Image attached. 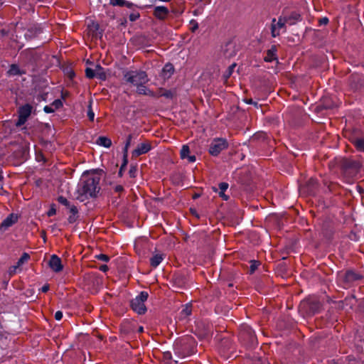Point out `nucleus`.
Wrapping results in <instances>:
<instances>
[{
    "instance_id": "4468645a",
    "label": "nucleus",
    "mask_w": 364,
    "mask_h": 364,
    "mask_svg": "<svg viewBox=\"0 0 364 364\" xmlns=\"http://www.w3.org/2000/svg\"><path fill=\"white\" fill-rule=\"evenodd\" d=\"M20 58H22L26 63L32 64L36 60L38 55L35 50H28L23 51L20 55Z\"/></svg>"
},
{
    "instance_id": "052dcab7",
    "label": "nucleus",
    "mask_w": 364,
    "mask_h": 364,
    "mask_svg": "<svg viewBox=\"0 0 364 364\" xmlns=\"http://www.w3.org/2000/svg\"><path fill=\"white\" fill-rule=\"evenodd\" d=\"M49 284H46L42 287L41 290L42 292L46 293L49 290Z\"/></svg>"
},
{
    "instance_id": "9d476101",
    "label": "nucleus",
    "mask_w": 364,
    "mask_h": 364,
    "mask_svg": "<svg viewBox=\"0 0 364 364\" xmlns=\"http://www.w3.org/2000/svg\"><path fill=\"white\" fill-rule=\"evenodd\" d=\"M18 221V216L14 213L9 214L1 223L0 228L6 230Z\"/></svg>"
},
{
    "instance_id": "bb28decb",
    "label": "nucleus",
    "mask_w": 364,
    "mask_h": 364,
    "mask_svg": "<svg viewBox=\"0 0 364 364\" xmlns=\"http://www.w3.org/2000/svg\"><path fill=\"white\" fill-rule=\"evenodd\" d=\"M173 95H174L173 92L171 90H165L162 88H161L159 90V94H158V96H161V97L163 96L168 99L173 98Z\"/></svg>"
},
{
    "instance_id": "603ef678",
    "label": "nucleus",
    "mask_w": 364,
    "mask_h": 364,
    "mask_svg": "<svg viewBox=\"0 0 364 364\" xmlns=\"http://www.w3.org/2000/svg\"><path fill=\"white\" fill-rule=\"evenodd\" d=\"M328 23V18L327 17H323L319 19L320 25H326Z\"/></svg>"
},
{
    "instance_id": "393cba45",
    "label": "nucleus",
    "mask_w": 364,
    "mask_h": 364,
    "mask_svg": "<svg viewBox=\"0 0 364 364\" xmlns=\"http://www.w3.org/2000/svg\"><path fill=\"white\" fill-rule=\"evenodd\" d=\"M110 4L112 6H127L128 8H131L133 6L132 3L126 1L124 0H110Z\"/></svg>"
},
{
    "instance_id": "b1692460",
    "label": "nucleus",
    "mask_w": 364,
    "mask_h": 364,
    "mask_svg": "<svg viewBox=\"0 0 364 364\" xmlns=\"http://www.w3.org/2000/svg\"><path fill=\"white\" fill-rule=\"evenodd\" d=\"M353 144L357 150L364 152V138H355L353 140Z\"/></svg>"
},
{
    "instance_id": "473e14b6",
    "label": "nucleus",
    "mask_w": 364,
    "mask_h": 364,
    "mask_svg": "<svg viewBox=\"0 0 364 364\" xmlns=\"http://www.w3.org/2000/svg\"><path fill=\"white\" fill-rule=\"evenodd\" d=\"M85 75L87 78L89 79H92L94 77L96 76V73H95V69L93 70L92 68H87L85 69Z\"/></svg>"
},
{
    "instance_id": "20e7f679",
    "label": "nucleus",
    "mask_w": 364,
    "mask_h": 364,
    "mask_svg": "<svg viewBox=\"0 0 364 364\" xmlns=\"http://www.w3.org/2000/svg\"><path fill=\"white\" fill-rule=\"evenodd\" d=\"M228 147V142L224 138H215L209 145V153L210 155L216 156L223 150Z\"/></svg>"
},
{
    "instance_id": "ddd939ff",
    "label": "nucleus",
    "mask_w": 364,
    "mask_h": 364,
    "mask_svg": "<svg viewBox=\"0 0 364 364\" xmlns=\"http://www.w3.org/2000/svg\"><path fill=\"white\" fill-rule=\"evenodd\" d=\"M49 267L55 272H59L63 269L61 259L55 255H53L49 260Z\"/></svg>"
},
{
    "instance_id": "5fc2aeb1",
    "label": "nucleus",
    "mask_w": 364,
    "mask_h": 364,
    "mask_svg": "<svg viewBox=\"0 0 364 364\" xmlns=\"http://www.w3.org/2000/svg\"><path fill=\"white\" fill-rule=\"evenodd\" d=\"M235 65H236V64L233 63L230 66H229L227 77H229L232 74V72L233 69L235 68Z\"/></svg>"
},
{
    "instance_id": "69168bd1",
    "label": "nucleus",
    "mask_w": 364,
    "mask_h": 364,
    "mask_svg": "<svg viewBox=\"0 0 364 364\" xmlns=\"http://www.w3.org/2000/svg\"><path fill=\"white\" fill-rule=\"evenodd\" d=\"M128 149H129V147H127L126 146H124V148L123 150V156H128V154H127Z\"/></svg>"
},
{
    "instance_id": "13d9d810",
    "label": "nucleus",
    "mask_w": 364,
    "mask_h": 364,
    "mask_svg": "<svg viewBox=\"0 0 364 364\" xmlns=\"http://www.w3.org/2000/svg\"><path fill=\"white\" fill-rule=\"evenodd\" d=\"M99 269L103 272H106L109 269V268H108L107 265L102 264V265L100 266Z\"/></svg>"
},
{
    "instance_id": "0e129e2a",
    "label": "nucleus",
    "mask_w": 364,
    "mask_h": 364,
    "mask_svg": "<svg viewBox=\"0 0 364 364\" xmlns=\"http://www.w3.org/2000/svg\"><path fill=\"white\" fill-rule=\"evenodd\" d=\"M146 95L153 97H155L157 96L153 91H151L150 90H148Z\"/></svg>"
},
{
    "instance_id": "6e6552de",
    "label": "nucleus",
    "mask_w": 364,
    "mask_h": 364,
    "mask_svg": "<svg viewBox=\"0 0 364 364\" xmlns=\"http://www.w3.org/2000/svg\"><path fill=\"white\" fill-rule=\"evenodd\" d=\"M188 338H183L175 343L173 346L174 352L179 356L185 357L187 355L185 346L187 344Z\"/></svg>"
},
{
    "instance_id": "cd10ccee",
    "label": "nucleus",
    "mask_w": 364,
    "mask_h": 364,
    "mask_svg": "<svg viewBox=\"0 0 364 364\" xmlns=\"http://www.w3.org/2000/svg\"><path fill=\"white\" fill-rule=\"evenodd\" d=\"M8 73L11 75H18L22 74L18 66L15 64L11 65Z\"/></svg>"
},
{
    "instance_id": "4be33fe9",
    "label": "nucleus",
    "mask_w": 364,
    "mask_h": 364,
    "mask_svg": "<svg viewBox=\"0 0 364 364\" xmlns=\"http://www.w3.org/2000/svg\"><path fill=\"white\" fill-rule=\"evenodd\" d=\"M164 259V255L155 254L150 258V264L151 267L156 268Z\"/></svg>"
},
{
    "instance_id": "6e6d98bb",
    "label": "nucleus",
    "mask_w": 364,
    "mask_h": 364,
    "mask_svg": "<svg viewBox=\"0 0 364 364\" xmlns=\"http://www.w3.org/2000/svg\"><path fill=\"white\" fill-rule=\"evenodd\" d=\"M69 208H70V211L72 214H73V215L77 214V212H78L77 208L75 206L73 205V206H70Z\"/></svg>"
},
{
    "instance_id": "c9c22d12",
    "label": "nucleus",
    "mask_w": 364,
    "mask_h": 364,
    "mask_svg": "<svg viewBox=\"0 0 364 364\" xmlns=\"http://www.w3.org/2000/svg\"><path fill=\"white\" fill-rule=\"evenodd\" d=\"M19 267L16 264L9 267L8 270V274L9 276V278L16 273V270Z\"/></svg>"
},
{
    "instance_id": "2eb2a0df",
    "label": "nucleus",
    "mask_w": 364,
    "mask_h": 364,
    "mask_svg": "<svg viewBox=\"0 0 364 364\" xmlns=\"http://www.w3.org/2000/svg\"><path fill=\"white\" fill-rule=\"evenodd\" d=\"M173 287L176 289H182L186 283V279L183 274H175L172 279Z\"/></svg>"
},
{
    "instance_id": "dca6fc26",
    "label": "nucleus",
    "mask_w": 364,
    "mask_h": 364,
    "mask_svg": "<svg viewBox=\"0 0 364 364\" xmlns=\"http://www.w3.org/2000/svg\"><path fill=\"white\" fill-rule=\"evenodd\" d=\"M32 109L33 107L31 105L26 104L18 108V113L20 116L28 119L31 114Z\"/></svg>"
},
{
    "instance_id": "4c0bfd02",
    "label": "nucleus",
    "mask_w": 364,
    "mask_h": 364,
    "mask_svg": "<svg viewBox=\"0 0 364 364\" xmlns=\"http://www.w3.org/2000/svg\"><path fill=\"white\" fill-rule=\"evenodd\" d=\"M137 168L136 166H132L129 171V174L131 178H135L136 175Z\"/></svg>"
},
{
    "instance_id": "7c9ffc66",
    "label": "nucleus",
    "mask_w": 364,
    "mask_h": 364,
    "mask_svg": "<svg viewBox=\"0 0 364 364\" xmlns=\"http://www.w3.org/2000/svg\"><path fill=\"white\" fill-rule=\"evenodd\" d=\"M191 306L186 305L183 307V309L181 311V316L183 318H186L191 314Z\"/></svg>"
},
{
    "instance_id": "f8f14e48",
    "label": "nucleus",
    "mask_w": 364,
    "mask_h": 364,
    "mask_svg": "<svg viewBox=\"0 0 364 364\" xmlns=\"http://www.w3.org/2000/svg\"><path fill=\"white\" fill-rule=\"evenodd\" d=\"M360 167V162L354 160L345 159L343 162V168L345 170H352L353 173H357Z\"/></svg>"
},
{
    "instance_id": "f3484780",
    "label": "nucleus",
    "mask_w": 364,
    "mask_h": 364,
    "mask_svg": "<svg viewBox=\"0 0 364 364\" xmlns=\"http://www.w3.org/2000/svg\"><path fill=\"white\" fill-rule=\"evenodd\" d=\"M173 73L174 68L173 65L171 63H167L163 68L161 73V75L164 80H166L170 78L171 76L173 74Z\"/></svg>"
},
{
    "instance_id": "7ed1b4c3",
    "label": "nucleus",
    "mask_w": 364,
    "mask_h": 364,
    "mask_svg": "<svg viewBox=\"0 0 364 364\" xmlns=\"http://www.w3.org/2000/svg\"><path fill=\"white\" fill-rule=\"evenodd\" d=\"M149 294L146 291H141L136 298L131 301V307L138 314H144L146 311L144 302L147 300Z\"/></svg>"
},
{
    "instance_id": "c03bdc74",
    "label": "nucleus",
    "mask_w": 364,
    "mask_h": 364,
    "mask_svg": "<svg viewBox=\"0 0 364 364\" xmlns=\"http://www.w3.org/2000/svg\"><path fill=\"white\" fill-rule=\"evenodd\" d=\"M228 188V183L223 182L219 184L220 192H225Z\"/></svg>"
},
{
    "instance_id": "680f3d73",
    "label": "nucleus",
    "mask_w": 364,
    "mask_h": 364,
    "mask_svg": "<svg viewBox=\"0 0 364 364\" xmlns=\"http://www.w3.org/2000/svg\"><path fill=\"white\" fill-rule=\"evenodd\" d=\"M219 196L225 200H228L229 197L225 194V192H219Z\"/></svg>"
},
{
    "instance_id": "0eeeda50",
    "label": "nucleus",
    "mask_w": 364,
    "mask_h": 364,
    "mask_svg": "<svg viewBox=\"0 0 364 364\" xmlns=\"http://www.w3.org/2000/svg\"><path fill=\"white\" fill-rule=\"evenodd\" d=\"M222 53L226 58L234 57L237 53L235 43L232 41L226 43L222 48Z\"/></svg>"
},
{
    "instance_id": "f03ea898",
    "label": "nucleus",
    "mask_w": 364,
    "mask_h": 364,
    "mask_svg": "<svg viewBox=\"0 0 364 364\" xmlns=\"http://www.w3.org/2000/svg\"><path fill=\"white\" fill-rule=\"evenodd\" d=\"M124 79L127 82L138 87L141 84H146L149 77L146 72L143 70H129L124 73Z\"/></svg>"
},
{
    "instance_id": "5701e85b",
    "label": "nucleus",
    "mask_w": 364,
    "mask_h": 364,
    "mask_svg": "<svg viewBox=\"0 0 364 364\" xmlns=\"http://www.w3.org/2000/svg\"><path fill=\"white\" fill-rule=\"evenodd\" d=\"M97 144L100 146L109 148L112 145V141L109 138L106 136H99L97 139Z\"/></svg>"
},
{
    "instance_id": "49530a36",
    "label": "nucleus",
    "mask_w": 364,
    "mask_h": 364,
    "mask_svg": "<svg viewBox=\"0 0 364 364\" xmlns=\"http://www.w3.org/2000/svg\"><path fill=\"white\" fill-rule=\"evenodd\" d=\"M114 191L116 192V193H122L124 191V188L121 185H116L114 186Z\"/></svg>"
},
{
    "instance_id": "1a4fd4ad",
    "label": "nucleus",
    "mask_w": 364,
    "mask_h": 364,
    "mask_svg": "<svg viewBox=\"0 0 364 364\" xmlns=\"http://www.w3.org/2000/svg\"><path fill=\"white\" fill-rule=\"evenodd\" d=\"M151 149V144L149 141H144L139 144L137 147L132 151V156L137 157L140 155L146 154Z\"/></svg>"
},
{
    "instance_id": "f257e3e1",
    "label": "nucleus",
    "mask_w": 364,
    "mask_h": 364,
    "mask_svg": "<svg viewBox=\"0 0 364 364\" xmlns=\"http://www.w3.org/2000/svg\"><path fill=\"white\" fill-rule=\"evenodd\" d=\"M100 177L99 176H93L87 178L86 180L82 181L77 188L79 194L77 198L84 201L88 198H95L100 191Z\"/></svg>"
},
{
    "instance_id": "37998d69",
    "label": "nucleus",
    "mask_w": 364,
    "mask_h": 364,
    "mask_svg": "<svg viewBox=\"0 0 364 364\" xmlns=\"http://www.w3.org/2000/svg\"><path fill=\"white\" fill-rule=\"evenodd\" d=\"M309 305H310L311 308H312V309H313L312 314H314L315 312H316L319 308L318 302H312V303L309 304Z\"/></svg>"
},
{
    "instance_id": "338daca9",
    "label": "nucleus",
    "mask_w": 364,
    "mask_h": 364,
    "mask_svg": "<svg viewBox=\"0 0 364 364\" xmlns=\"http://www.w3.org/2000/svg\"><path fill=\"white\" fill-rule=\"evenodd\" d=\"M246 331H247V333L250 336H252V333H252V329H251L250 328L247 327V328H246Z\"/></svg>"
},
{
    "instance_id": "f704fd0d",
    "label": "nucleus",
    "mask_w": 364,
    "mask_h": 364,
    "mask_svg": "<svg viewBox=\"0 0 364 364\" xmlns=\"http://www.w3.org/2000/svg\"><path fill=\"white\" fill-rule=\"evenodd\" d=\"M87 117L90 121H93L95 118V113L92 109V105L91 102H90V105L88 106V110H87Z\"/></svg>"
},
{
    "instance_id": "c85d7f7f",
    "label": "nucleus",
    "mask_w": 364,
    "mask_h": 364,
    "mask_svg": "<svg viewBox=\"0 0 364 364\" xmlns=\"http://www.w3.org/2000/svg\"><path fill=\"white\" fill-rule=\"evenodd\" d=\"M30 259V255L26 253V252H24L23 253V255H21V257L19 258V259L18 260L17 263H16V265L20 267L21 265H23L25 262H26L28 259Z\"/></svg>"
},
{
    "instance_id": "c756f323",
    "label": "nucleus",
    "mask_w": 364,
    "mask_h": 364,
    "mask_svg": "<svg viewBox=\"0 0 364 364\" xmlns=\"http://www.w3.org/2000/svg\"><path fill=\"white\" fill-rule=\"evenodd\" d=\"M190 155V149L188 145H183L181 149V159H186Z\"/></svg>"
},
{
    "instance_id": "8fccbe9b",
    "label": "nucleus",
    "mask_w": 364,
    "mask_h": 364,
    "mask_svg": "<svg viewBox=\"0 0 364 364\" xmlns=\"http://www.w3.org/2000/svg\"><path fill=\"white\" fill-rule=\"evenodd\" d=\"M77 218V215L72 214L71 215L69 216L68 220L70 223H73L76 221Z\"/></svg>"
},
{
    "instance_id": "412c9836",
    "label": "nucleus",
    "mask_w": 364,
    "mask_h": 364,
    "mask_svg": "<svg viewBox=\"0 0 364 364\" xmlns=\"http://www.w3.org/2000/svg\"><path fill=\"white\" fill-rule=\"evenodd\" d=\"M287 21V23L289 25H294L297 21L301 20V16L297 12H292L289 16H284Z\"/></svg>"
},
{
    "instance_id": "a878e982",
    "label": "nucleus",
    "mask_w": 364,
    "mask_h": 364,
    "mask_svg": "<svg viewBox=\"0 0 364 364\" xmlns=\"http://www.w3.org/2000/svg\"><path fill=\"white\" fill-rule=\"evenodd\" d=\"M95 73H96V76L99 79L102 80H105L106 79V74L103 71V68L101 67L100 65H97L95 66Z\"/></svg>"
},
{
    "instance_id": "9b49d317",
    "label": "nucleus",
    "mask_w": 364,
    "mask_h": 364,
    "mask_svg": "<svg viewBox=\"0 0 364 364\" xmlns=\"http://www.w3.org/2000/svg\"><path fill=\"white\" fill-rule=\"evenodd\" d=\"M168 14L169 10L164 6H155L154 9V16L159 20L166 19Z\"/></svg>"
},
{
    "instance_id": "39448f33",
    "label": "nucleus",
    "mask_w": 364,
    "mask_h": 364,
    "mask_svg": "<svg viewBox=\"0 0 364 364\" xmlns=\"http://www.w3.org/2000/svg\"><path fill=\"white\" fill-rule=\"evenodd\" d=\"M286 18L284 16H280L278 18V21L276 22V19L273 18L271 26V33L272 37H277L279 35V29L285 28V24L287 23Z\"/></svg>"
},
{
    "instance_id": "4d7b16f0",
    "label": "nucleus",
    "mask_w": 364,
    "mask_h": 364,
    "mask_svg": "<svg viewBox=\"0 0 364 364\" xmlns=\"http://www.w3.org/2000/svg\"><path fill=\"white\" fill-rule=\"evenodd\" d=\"M191 23H193V27L191 28V30L192 32H194L195 31H196L198 29V24L197 22L193 21H191Z\"/></svg>"
},
{
    "instance_id": "864d4df0",
    "label": "nucleus",
    "mask_w": 364,
    "mask_h": 364,
    "mask_svg": "<svg viewBox=\"0 0 364 364\" xmlns=\"http://www.w3.org/2000/svg\"><path fill=\"white\" fill-rule=\"evenodd\" d=\"M132 139V134L128 135V136L127 138L126 143H125V146L127 147H129V146L131 144Z\"/></svg>"
},
{
    "instance_id": "a211bd4d",
    "label": "nucleus",
    "mask_w": 364,
    "mask_h": 364,
    "mask_svg": "<svg viewBox=\"0 0 364 364\" xmlns=\"http://www.w3.org/2000/svg\"><path fill=\"white\" fill-rule=\"evenodd\" d=\"M360 277L353 271H347L343 276V280L347 284H350L354 281H357Z\"/></svg>"
},
{
    "instance_id": "72a5a7b5",
    "label": "nucleus",
    "mask_w": 364,
    "mask_h": 364,
    "mask_svg": "<svg viewBox=\"0 0 364 364\" xmlns=\"http://www.w3.org/2000/svg\"><path fill=\"white\" fill-rule=\"evenodd\" d=\"M259 264V262L255 261V260H252L251 264L250 267V269H249L250 274H253L255 272V271L257 269Z\"/></svg>"
},
{
    "instance_id": "de8ad7c7",
    "label": "nucleus",
    "mask_w": 364,
    "mask_h": 364,
    "mask_svg": "<svg viewBox=\"0 0 364 364\" xmlns=\"http://www.w3.org/2000/svg\"><path fill=\"white\" fill-rule=\"evenodd\" d=\"M43 110L46 113H53L55 112V109L52 108L51 106L48 105L45 106Z\"/></svg>"
},
{
    "instance_id": "a19ab883",
    "label": "nucleus",
    "mask_w": 364,
    "mask_h": 364,
    "mask_svg": "<svg viewBox=\"0 0 364 364\" xmlns=\"http://www.w3.org/2000/svg\"><path fill=\"white\" fill-rule=\"evenodd\" d=\"M95 258L99 260H102V261H104L106 262L109 260V257L107 255H104V254L97 255L95 256Z\"/></svg>"
},
{
    "instance_id": "2f4dec72",
    "label": "nucleus",
    "mask_w": 364,
    "mask_h": 364,
    "mask_svg": "<svg viewBox=\"0 0 364 364\" xmlns=\"http://www.w3.org/2000/svg\"><path fill=\"white\" fill-rule=\"evenodd\" d=\"M149 90V89L144 86V84H141L136 87V92L139 95H146Z\"/></svg>"
},
{
    "instance_id": "aec40b11",
    "label": "nucleus",
    "mask_w": 364,
    "mask_h": 364,
    "mask_svg": "<svg viewBox=\"0 0 364 364\" xmlns=\"http://www.w3.org/2000/svg\"><path fill=\"white\" fill-rule=\"evenodd\" d=\"M277 47L275 46H272L271 48L267 51V55L264 58V61L272 62L274 60H277Z\"/></svg>"
},
{
    "instance_id": "bf43d9fd",
    "label": "nucleus",
    "mask_w": 364,
    "mask_h": 364,
    "mask_svg": "<svg viewBox=\"0 0 364 364\" xmlns=\"http://www.w3.org/2000/svg\"><path fill=\"white\" fill-rule=\"evenodd\" d=\"M186 159H188V161L191 163L195 162L196 160V156L194 155H188Z\"/></svg>"
},
{
    "instance_id": "09e8293b",
    "label": "nucleus",
    "mask_w": 364,
    "mask_h": 364,
    "mask_svg": "<svg viewBox=\"0 0 364 364\" xmlns=\"http://www.w3.org/2000/svg\"><path fill=\"white\" fill-rule=\"evenodd\" d=\"M244 101L247 103V104H249V105H253L255 107H257L258 105V103L257 102H254L252 100V99L250 98V99H245Z\"/></svg>"
},
{
    "instance_id": "a18cd8bd",
    "label": "nucleus",
    "mask_w": 364,
    "mask_h": 364,
    "mask_svg": "<svg viewBox=\"0 0 364 364\" xmlns=\"http://www.w3.org/2000/svg\"><path fill=\"white\" fill-rule=\"evenodd\" d=\"M56 213V210L55 208V205H51L50 210L48 211V215L49 217L54 215Z\"/></svg>"
},
{
    "instance_id": "e2e57ef3",
    "label": "nucleus",
    "mask_w": 364,
    "mask_h": 364,
    "mask_svg": "<svg viewBox=\"0 0 364 364\" xmlns=\"http://www.w3.org/2000/svg\"><path fill=\"white\" fill-rule=\"evenodd\" d=\"M127 156H123V163L122 164V167H126V166L128 163Z\"/></svg>"
},
{
    "instance_id": "774afa93",
    "label": "nucleus",
    "mask_w": 364,
    "mask_h": 364,
    "mask_svg": "<svg viewBox=\"0 0 364 364\" xmlns=\"http://www.w3.org/2000/svg\"><path fill=\"white\" fill-rule=\"evenodd\" d=\"M124 168H125V167H122V166H121V167H120V168H119V175L120 176H122V171H124Z\"/></svg>"
},
{
    "instance_id": "79ce46f5",
    "label": "nucleus",
    "mask_w": 364,
    "mask_h": 364,
    "mask_svg": "<svg viewBox=\"0 0 364 364\" xmlns=\"http://www.w3.org/2000/svg\"><path fill=\"white\" fill-rule=\"evenodd\" d=\"M140 15L138 12H134L130 14L129 18L131 21H135L139 18Z\"/></svg>"
},
{
    "instance_id": "e433bc0d",
    "label": "nucleus",
    "mask_w": 364,
    "mask_h": 364,
    "mask_svg": "<svg viewBox=\"0 0 364 364\" xmlns=\"http://www.w3.org/2000/svg\"><path fill=\"white\" fill-rule=\"evenodd\" d=\"M58 201L61 203L62 205H64L67 207H70V203L69 201L67 200V198H65V197L63 196H59L58 198Z\"/></svg>"
},
{
    "instance_id": "423d86ee",
    "label": "nucleus",
    "mask_w": 364,
    "mask_h": 364,
    "mask_svg": "<svg viewBox=\"0 0 364 364\" xmlns=\"http://www.w3.org/2000/svg\"><path fill=\"white\" fill-rule=\"evenodd\" d=\"M349 85L352 90H358L364 86V77L360 75H352L349 80Z\"/></svg>"
},
{
    "instance_id": "58836bf2",
    "label": "nucleus",
    "mask_w": 364,
    "mask_h": 364,
    "mask_svg": "<svg viewBox=\"0 0 364 364\" xmlns=\"http://www.w3.org/2000/svg\"><path fill=\"white\" fill-rule=\"evenodd\" d=\"M26 121L27 119L26 118H23V117L18 114V119L16 122L15 125L17 127H21V125L24 124Z\"/></svg>"
},
{
    "instance_id": "3c124183",
    "label": "nucleus",
    "mask_w": 364,
    "mask_h": 364,
    "mask_svg": "<svg viewBox=\"0 0 364 364\" xmlns=\"http://www.w3.org/2000/svg\"><path fill=\"white\" fill-rule=\"evenodd\" d=\"M62 318H63V313H62V311H56L55 314V318L57 321H60V320H61Z\"/></svg>"
},
{
    "instance_id": "6ab92c4d",
    "label": "nucleus",
    "mask_w": 364,
    "mask_h": 364,
    "mask_svg": "<svg viewBox=\"0 0 364 364\" xmlns=\"http://www.w3.org/2000/svg\"><path fill=\"white\" fill-rule=\"evenodd\" d=\"M42 32L41 28L39 26H33L28 28L25 33V37L27 39H32L36 38Z\"/></svg>"
},
{
    "instance_id": "ea45409f",
    "label": "nucleus",
    "mask_w": 364,
    "mask_h": 364,
    "mask_svg": "<svg viewBox=\"0 0 364 364\" xmlns=\"http://www.w3.org/2000/svg\"><path fill=\"white\" fill-rule=\"evenodd\" d=\"M51 106H53L55 109H58L63 106V102L60 100L58 99L53 102Z\"/></svg>"
}]
</instances>
